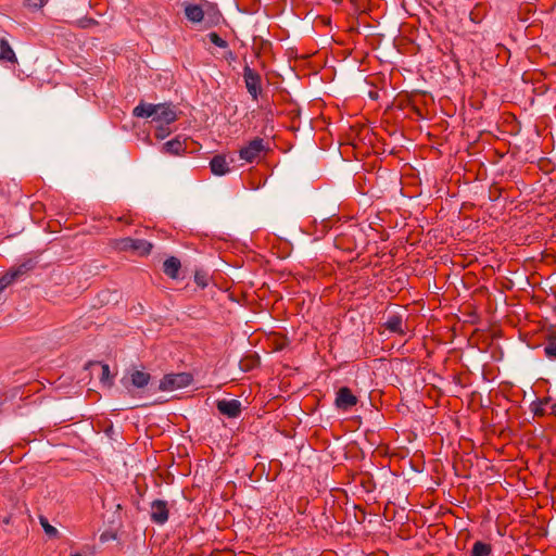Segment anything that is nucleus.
<instances>
[{
  "mask_svg": "<svg viewBox=\"0 0 556 556\" xmlns=\"http://www.w3.org/2000/svg\"><path fill=\"white\" fill-rule=\"evenodd\" d=\"M136 117H152L157 124L169 125L177 119V114L170 104L139 103L132 111Z\"/></svg>",
  "mask_w": 556,
  "mask_h": 556,
  "instance_id": "nucleus-1",
  "label": "nucleus"
},
{
  "mask_svg": "<svg viewBox=\"0 0 556 556\" xmlns=\"http://www.w3.org/2000/svg\"><path fill=\"white\" fill-rule=\"evenodd\" d=\"M113 247L118 251H131L138 255H148L152 250V244L150 242L129 237L115 239L113 241Z\"/></svg>",
  "mask_w": 556,
  "mask_h": 556,
  "instance_id": "nucleus-2",
  "label": "nucleus"
},
{
  "mask_svg": "<svg viewBox=\"0 0 556 556\" xmlns=\"http://www.w3.org/2000/svg\"><path fill=\"white\" fill-rule=\"evenodd\" d=\"M192 382V376L188 372L167 374L159 384V389L164 392L178 390L188 387Z\"/></svg>",
  "mask_w": 556,
  "mask_h": 556,
  "instance_id": "nucleus-3",
  "label": "nucleus"
},
{
  "mask_svg": "<svg viewBox=\"0 0 556 556\" xmlns=\"http://www.w3.org/2000/svg\"><path fill=\"white\" fill-rule=\"evenodd\" d=\"M268 150L264 139L254 138L247 146L242 147L239 151V156L247 163H253L257 161L262 154Z\"/></svg>",
  "mask_w": 556,
  "mask_h": 556,
  "instance_id": "nucleus-4",
  "label": "nucleus"
},
{
  "mask_svg": "<svg viewBox=\"0 0 556 556\" xmlns=\"http://www.w3.org/2000/svg\"><path fill=\"white\" fill-rule=\"evenodd\" d=\"M243 78L249 93L254 100H256L261 92L260 75L249 66H245L243 71Z\"/></svg>",
  "mask_w": 556,
  "mask_h": 556,
  "instance_id": "nucleus-5",
  "label": "nucleus"
},
{
  "mask_svg": "<svg viewBox=\"0 0 556 556\" xmlns=\"http://www.w3.org/2000/svg\"><path fill=\"white\" fill-rule=\"evenodd\" d=\"M186 150L187 139L181 138V136H177L174 139L165 142L161 149L163 153L172 156H180L186 152Z\"/></svg>",
  "mask_w": 556,
  "mask_h": 556,
  "instance_id": "nucleus-6",
  "label": "nucleus"
},
{
  "mask_svg": "<svg viewBox=\"0 0 556 556\" xmlns=\"http://www.w3.org/2000/svg\"><path fill=\"white\" fill-rule=\"evenodd\" d=\"M151 520L157 525H163L168 519V508L165 501L156 500L151 504Z\"/></svg>",
  "mask_w": 556,
  "mask_h": 556,
  "instance_id": "nucleus-7",
  "label": "nucleus"
},
{
  "mask_svg": "<svg viewBox=\"0 0 556 556\" xmlns=\"http://www.w3.org/2000/svg\"><path fill=\"white\" fill-rule=\"evenodd\" d=\"M216 406L220 414L229 418H236L241 413V402L238 400H220Z\"/></svg>",
  "mask_w": 556,
  "mask_h": 556,
  "instance_id": "nucleus-8",
  "label": "nucleus"
},
{
  "mask_svg": "<svg viewBox=\"0 0 556 556\" xmlns=\"http://www.w3.org/2000/svg\"><path fill=\"white\" fill-rule=\"evenodd\" d=\"M232 160L228 161L226 155H215L211 162V170L214 175L223 176L230 172V163Z\"/></svg>",
  "mask_w": 556,
  "mask_h": 556,
  "instance_id": "nucleus-9",
  "label": "nucleus"
},
{
  "mask_svg": "<svg viewBox=\"0 0 556 556\" xmlns=\"http://www.w3.org/2000/svg\"><path fill=\"white\" fill-rule=\"evenodd\" d=\"M185 15L191 23H200L204 18V11L199 4L187 3L185 5Z\"/></svg>",
  "mask_w": 556,
  "mask_h": 556,
  "instance_id": "nucleus-10",
  "label": "nucleus"
},
{
  "mask_svg": "<svg viewBox=\"0 0 556 556\" xmlns=\"http://www.w3.org/2000/svg\"><path fill=\"white\" fill-rule=\"evenodd\" d=\"M130 383L138 389L144 388L150 381V375L142 370H134L129 374Z\"/></svg>",
  "mask_w": 556,
  "mask_h": 556,
  "instance_id": "nucleus-11",
  "label": "nucleus"
},
{
  "mask_svg": "<svg viewBox=\"0 0 556 556\" xmlns=\"http://www.w3.org/2000/svg\"><path fill=\"white\" fill-rule=\"evenodd\" d=\"M180 269V261L177 257H168L163 264L164 273L170 278H177Z\"/></svg>",
  "mask_w": 556,
  "mask_h": 556,
  "instance_id": "nucleus-12",
  "label": "nucleus"
},
{
  "mask_svg": "<svg viewBox=\"0 0 556 556\" xmlns=\"http://www.w3.org/2000/svg\"><path fill=\"white\" fill-rule=\"evenodd\" d=\"M0 61L16 62V55L5 37L0 42Z\"/></svg>",
  "mask_w": 556,
  "mask_h": 556,
  "instance_id": "nucleus-13",
  "label": "nucleus"
},
{
  "mask_svg": "<svg viewBox=\"0 0 556 556\" xmlns=\"http://www.w3.org/2000/svg\"><path fill=\"white\" fill-rule=\"evenodd\" d=\"M386 328L394 333L405 334V330L403 329V320L400 316H391L384 324Z\"/></svg>",
  "mask_w": 556,
  "mask_h": 556,
  "instance_id": "nucleus-14",
  "label": "nucleus"
},
{
  "mask_svg": "<svg viewBox=\"0 0 556 556\" xmlns=\"http://www.w3.org/2000/svg\"><path fill=\"white\" fill-rule=\"evenodd\" d=\"M24 273L23 267L18 269L7 273L0 278V292H2L7 287L15 281V279Z\"/></svg>",
  "mask_w": 556,
  "mask_h": 556,
  "instance_id": "nucleus-15",
  "label": "nucleus"
},
{
  "mask_svg": "<svg viewBox=\"0 0 556 556\" xmlns=\"http://www.w3.org/2000/svg\"><path fill=\"white\" fill-rule=\"evenodd\" d=\"M492 546L488 543L477 541L473 543L470 556H490Z\"/></svg>",
  "mask_w": 556,
  "mask_h": 556,
  "instance_id": "nucleus-16",
  "label": "nucleus"
},
{
  "mask_svg": "<svg viewBox=\"0 0 556 556\" xmlns=\"http://www.w3.org/2000/svg\"><path fill=\"white\" fill-rule=\"evenodd\" d=\"M545 356L549 359H556V337H549L544 346Z\"/></svg>",
  "mask_w": 556,
  "mask_h": 556,
  "instance_id": "nucleus-17",
  "label": "nucleus"
},
{
  "mask_svg": "<svg viewBox=\"0 0 556 556\" xmlns=\"http://www.w3.org/2000/svg\"><path fill=\"white\" fill-rule=\"evenodd\" d=\"M101 375L100 381L103 386L111 387L113 383V378L111 376L110 366L108 364H101Z\"/></svg>",
  "mask_w": 556,
  "mask_h": 556,
  "instance_id": "nucleus-18",
  "label": "nucleus"
},
{
  "mask_svg": "<svg viewBox=\"0 0 556 556\" xmlns=\"http://www.w3.org/2000/svg\"><path fill=\"white\" fill-rule=\"evenodd\" d=\"M336 405L339 408L346 409L348 408V387H342L336 399Z\"/></svg>",
  "mask_w": 556,
  "mask_h": 556,
  "instance_id": "nucleus-19",
  "label": "nucleus"
},
{
  "mask_svg": "<svg viewBox=\"0 0 556 556\" xmlns=\"http://www.w3.org/2000/svg\"><path fill=\"white\" fill-rule=\"evenodd\" d=\"M207 37L213 45L219 48L225 49L228 46L227 41L219 37L216 33H210Z\"/></svg>",
  "mask_w": 556,
  "mask_h": 556,
  "instance_id": "nucleus-20",
  "label": "nucleus"
},
{
  "mask_svg": "<svg viewBox=\"0 0 556 556\" xmlns=\"http://www.w3.org/2000/svg\"><path fill=\"white\" fill-rule=\"evenodd\" d=\"M170 134L167 125L159 124L155 130V138L159 140L165 139Z\"/></svg>",
  "mask_w": 556,
  "mask_h": 556,
  "instance_id": "nucleus-21",
  "label": "nucleus"
},
{
  "mask_svg": "<svg viewBox=\"0 0 556 556\" xmlns=\"http://www.w3.org/2000/svg\"><path fill=\"white\" fill-rule=\"evenodd\" d=\"M40 525L41 527L43 528L45 532L47 535L49 536H56L58 535V530L56 528H54L53 526H51L47 519L45 518H41L40 519Z\"/></svg>",
  "mask_w": 556,
  "mask_h": 556,
  "instance_id": "nucleus-22",
  "label": "nucleus"
},
{
  "mask_svg": "<svg viewBox=\"0 0 556 556\" xmlns=\"http://www.w3.org/2000/svg\"><path fill=\"white\" fill-rule=\"evenodd\" d=\"M352 482H359V484H362L366 489V491H370L371 482L369 480L365 481V478L363 476H350V484Z\"/></svg>",
  "mask_w": 556,
  "mask_h": 556,
  "instance_id": "nucleus-23",
  "label": "nucleus"
},
{
  "mask_svg": "<svg viewBox=\"0 0 556 556\" xmlns=\"http://www.w3.org/2000/svg\"><path fill=\"white\" fill-rule=\"evenodd\" d=\"M48 0H25V5L30 9H40L42 8Z\"/></svg>",
  "mask_w": 556,
  "mask_h": 556,
  "instance_id": "nucleus-24",
  "label": "nucleus"
},
{
  "mask_svg": "<svg viewBox=\"0 0 556 556\" xmlns=\"http://www.w3.org/2000/svg\"><path fill=\"white\" fill-rule=\"evenodd\" d=\"M361 426V418L358 416L350 417V431L353 428H358Z\"/></svg>",
  "mask_w": 556,
  "mask_h": 556,
  "instance_id": "nucleus-25",
  "label": "nucleus"
},
{
  "mask_svg": "<svg viewBox=\"0 0 556 556\" xmlns=\"http://www.w3.org/2000/svg\"><path fill=\"white\" fill-rule=\"evenodd\" d=\"M542 405H543V402L541 401L539 404H536L534 406V408L532 409L534 415H538V416H543L544 415V408L542 407Z\"/></svg>",
  "mask_w": 556,
  "mask_h": 556,
  "instance_id": "nucleus-26",
  "label": "nucleus"
},
{
  "mask_svg": "<svg viewBox=\"0 0 556 556\" xmlns=\"http://www.w3.org/2000/svg\"><path fill=\"white\" fill-rule=\"evenodd\" d=\"M356 403H357V397H356V395H354V394H352V393L350 392V407H352V406L356 405Z\"/></svg>",
  "mask_w": 556,
  "mask_h": 556,
  "instance_id": "nucleus-27",
  "label": "nucleus"
},
{
  "mask_svg": "<svg viewBox=\"0 0 556 556\" xmlns=\"http://www.w3.org/2000/svg\"><path fill=\"white\" fill-rule=\"evenodd\" d=\"M350 139H352V127L350 126ZM349 144L350 146H354V143L352 142V140L349 141Z\"/></svg>",
  "mask_w": 556,
  "mask_h": 556,
  "instance_id": "nucleus-28",
  "label": "nucleus"
},
{
  "mask_svg": "<svg viewBox=\"0 0 556 556\" xmlns=\"http://www.w3.org/2000/svg\"><path fill=\"white\" fill-rule=\"evenodd\" d=\"M349 31H350V35L354 31V27L351 24H350Z\"/></svg>",
  "mask_w": 556,
  "mask_h": 556,
  "instance_id": "nucleus-29",
  "label": "nucleus"
},
{
  "mask_svg": "<svg viewBox=\"0 0 556 556\" xmlns=\"http://www.w3.org/2000/svg\"><path fill=\"white\" fill-rule=\"evenodd\" d=\"M3 38H4V36L2 34V30H0V42L2 41Z\"/></svg>",
  "mask_w": 556,
  "mask_h": 556,
  "instance_id": "nucleus-30",
  "label": "nucleus"
},
{
  "mask_svg": "<svg viewBox=\"0 0 556 556\" xmlns=\"http://www.w3.org/2000/svg\"><path fill=\"white\" fill-rule=\"evenodd\" d=\"M75 556H79V555H75Z\"/></svg>",
  "mask_w": 556,
  "mask_h": 556,
  "instance_id": "nucleus-31",
  "label": "nucleus"
}]
</instances>
